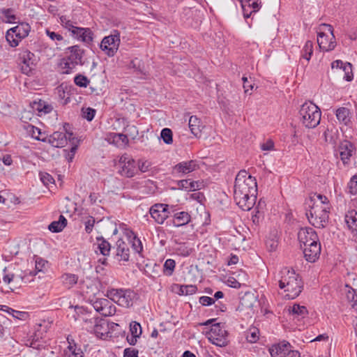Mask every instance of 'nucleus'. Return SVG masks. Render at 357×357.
<instances>
[{
    "label": "nucleus",
    "mask_w": 357,
    "mask_h": 357,
    "mask_svg": "<svg viewBox=\"0 0 357 357\" xmlns=\"http://www.w3.org/2000/svg\"><path fill=\"white\" fill-rule=\"evenodd\" d=\"M257 185L255 177L245 170H241L236 176L234 199L236 204L243 211H250L255 204Z\"/></svg>",
    "instance_id": "1"
},
{
    "label": "nucleus",
    "mask_w": 357,
    "mask_h": 357,
    "mask_svg": "<svg viewBox=\"0 0 357 357\" xmlns=\"http://www.w3.org/2000/svg\"><path fill=\"white\" fill-rule=\"evenodd\" d=\"M307 204L310 208L306 213L309 222L315 227H325L328 222L330 209L328 198L321 195H314Z\"/></svg>",
    "instance_id": "2"
},
{
    "label": "nucleus",
    "mask_w": 357,
    "mask_h": 357,
    "mask_svg": "<svg viewBox=\"0 0 357 357\" xmlns=\"http://www.w3.org/2000/svg\"><path fill=\"white\" fill-rule=\"evenodd\" d=\"M275 280L278 282L279 287L286 292L284 296L288 299L296 298L303 290L301 278L292 268H282L275 276Z\"/></svg>",
    "instance_id": "3"
},
{
    "label": "nucleus",
    "mask_w": 357,
    "mask_h": 357,
    "mask_svg": "<svg viewBox=\"0 0 357 357\" xmlns=\"http://www.w3.org/2000/svg\"><path fill=\"white\" fill-rule=\"evenodd\" d=\"M299 114L302 124L307 128H314L320 123V109L312 102L303 104Z\"/></svg>",
    "instance_id": "4"
},
{
    "label": "nucleus",
    "mask_w": 357,
    "mask_h": 357,
    "mask_svg": "<svg viewBox=\"0 0 357 357\" xmlns=\"http://www.w3.org/2000/svg\"><path fill=\"white\" fill-rule=\"evenodd\" d=\"M106 296L119 305L125 307L132 306L136 298V294L130 289H108Z\"/></svg>",
    "instance_id": "5"
},
{
    "label": "nucleus",
    "mask_w": 357,
    "mask_h": 357,
    "mask_svg": "<svg viewBox=\"0 0 357 357\" xmlns=\"http://www.w3.org/2000/svg\"><path fill=\"white\" fill-rule=\"evenodd\" d=\"M317 43L320 49L326 52L331 51L335 48L336 42L331 25L323 24L320 26Z\"/></svg>",
    "instance_id": "6"
},
{
    "label": "nucleus",
    "mask_w": 357,
    "mask_h": 357,
    "mask_svg": "<svg viewBox=\"0 0 357 357\" xmlns=\"http://www.w3.org/2000/svg\"><path fill=\"white\" fill-rule=\"evenodd\" d=\"M208 340L218 347H225L227 344V332L225 324L215 323L212 324L210 331L207 334Z\"/></svg>",
    "instance_id": "7"
},
{
    "label": "nucleus",
    "mask_w": 357,
    "mask_h": 357,
    "mask_svg": "<svg viewBox=\"0 0 357 357\" xmlns=\"http://www.w3.org/2000/svg\"><path fill=\"white\" fill-rule=\"evenodd\" d=\"M119 173L126 178L133 177L137 172L135 161L128 154L122 155L118 162Z\"/></svg>",
    "instance_id": "8"
},
{
    "label": "nucleus",
    "mask_w": 357,
    "mask_h": 357,
    "mask_svg": "<svg viewBox=\"0 0 357 357\" xmlns=\"http://www.w3.org/2000/svg\"><path fill=\"white\" fill-rule=\"evenodd\" d=\"M120 44V34L114 30L109 36H105L100 44V48L109 56H113L117 52Z\"/></svg>",
    "instance_id": "9"
},
{
    "label": "nucleus",
    "mask_w": 357,
    "mask_h": 357,
    "mask_svg": "<svg viewBox=\"0 0 357 357\" xmlns=\"http://www.w3.org/2000/svg\"><path fill=\"white\" fill-rule=\"evenodd\" d=\"M20 61L21 70L26 75H29L37 63L36 56L29 50H24L20 54Z\"/></svg>",
    "instance_id": "10"
},
{
    "label": "nucleus",
    "mask_w": 357,
    "mask_h": 357,
    "mask_svg": "<svg viewBox=\"0 0 357 357\" xmlns=\"http://www.w3.org/2000/svg\"><path fill=\"white\" fill-rule=\"evenodd\" d=\"M331 68L347 82H351L354 78L352 66L349 62H343L341 60L334 61L331 63Z\"/></svg>",
    "instance_id": "11"
},
{
    "label": "nucleus",
    "mask_w": 357,
    "mask_h": 357,
    "mask_svg": "<svg viewBox=\"0 0 357 357\" xmlns=\"http://www.w3.org/2000/svg\"><path fill=\"white\" fill-rule=\"evenodd\" d=\"M151 216L158 224H162L169 215V205L155 204L149 210Z\"/></svg>",
    "instance_id": "12"
},
{
    "label": "nucleus",
    "mask_w": 357,
    "mask_h": 357,
    "mask_svg": "<svg viewBox=\"0 0 357 357\" xmlns=\"http://www.w3.org/2000/svg\"><path fill=\"white\" fill-rule=\"evenodd\" d=\"M298 238L301 247L310 245L319 241L316 231L310 227L301 228L298 233Z\"/></svg>",
    "instance_id": "13"
},
{
    "label": "nucleus",
    "mask_w": 357,
    "mask_h": 357,
    "mask_svg": "<svg viewBox=\"0 0 357 357\" xmlns=\"http://www.w3.org/2000/svg\"><path fill=\"white\" fill-rule=\"evenodd\" d=\"M93 307L96 311L105 317L111 316L115 311V307L106 298L97 299L93 302Z\"/></svg>",
    "instance_id": "14"
},
{
    "label": "nucleus",
    "mask_w": 357,
    "mask_h": 357,
    "mask_svg": "<svg viewBox=\"0 0 357 357\" xmlns=\"http://www.w3.org/2000/svg\"><path fill=\"white\" fill-rule=\"evenodd\" d=\"M72 136L73 133L71 132H54L49 136L48 142L54 147H63L68 139L70 141L73 139Z\"/></svg>",
    "instance_id": "15"
},
{
    "label": "nucleus",
    "mask_w": 357,
    "mask_h": 357,
    "mask_svg": "<svg viewBox=\"0 0 357 357\" xmlns=\"http://www.w3.org/2000/svg\"><path fill=\"white\" fill-rule=\"evenodd\" d=\"M305 259L309 262H314L321 253V244L319 241L310 245L302 246Z\"/></svg>",
    "instance_id": "16"
},
{
    "label": "nucleus",
    "mask_w": 357,
    "mask_h": 357,
    "mask_svg": "<svg viewBox=\"0 0 357 357\" xmlns=\"http://www.w3.org/2000/svg\"><path fill=\"white\" fill-rule=\"evenodd\" d=\"M339 150L340 159L343 164H349L350 158L355 151L354 145L351 142L344 140L339 145Z\"/></svg>",
    "instance_id": "17"
},
{
    "label": "nucleus",
    "mask_w": 357,
    "mask_h": 357,
    "mask_svg": "<svg viewBox=\"0 0 357 357\" xmlns=\"http://www.w3.org/2000/svg\"><path fill=\"white\" fill-rule=\"evenodd\" d=\"M197 168L196 161L190 160L181 162L173 168V173L176 174H186L195 171Z\"/></svg>",
    "instance_id": "18"
},
{
    "label": "nucleus",
    "mask_w": 357,
    "mask_h": 357,
    "mask_svg": "<svg viewBox=\"0 0 357 357\" xmlns=\"http://www.w3.org/2000/svg\"><path fill=\"white\" fill-rule=\"evenodd\" d=\"M30 30L31 26L28 23H20L17 26L8 29V38H12V36H10L14 33L17 38L22 40L29 35Z\"/></svg>",
    "instance_id": "19"
},
{
    "label": "nucleus",
    "mask_w": 357,
    "mask_h": 357,
    "mask_svg": "<svg viewBox=\"0 0 357 357\" xmlns=\"http://www.w3.org/2000/svg\"><path fill=\"white\" fill-rule=\"evenodd\" d=\"M289 347L291 345L288 342L283 341L273 345L269 349V352L271 357H285Z\"/></svg>",
    "instance_id": "20"
},
{
    "label": "nucleus",
    "mask_w": 357,
    "mask_h": 357,
    "mask_svg": "<svg viewBox=\"0 0 357 357\" xmlns=\"http://www.w3.org/2000/svg\"><path fill=\"white\" fill-rule=\"evenodd\" d=\"M70 32L73 36L84 43H89L93 40V33L88 28L75 26V28Z\"/></svg>",
    "instance_id": "21"
},
{
    "label": "nucleus",
    "mask_w": 357,
    "mask_h": 357,
    "mask_svg": "<svg viewBox=\"0 0 357 357\" xmlns=\"http://www.w3.org/2000/svg\"><path fill=\"white\" fill-rule=\"evenodd\" d=\"M288 312L289 314L293 317L294 319H296L297 320L303 319L308 314L307 308L299 304H294L293 306H290L288 309Z\"/></svg>",
    "instance_id": "22"
},
{
    "label": "nucleus",
    "mask_w": 357,
    "mask_h": 357,
    "mask_svg": "<svg viewBox=\"0 0 357 357\" xmlns=\"http://www.w3.org/2000/svg\"><path fill=\"white\" fill-rule=\"evenodd\" d=\"M116 255L121 260L128 261L130 257V250L128 245L121 239L116 241Z\"/></svg>",
    "instance_id": "23"
},
{
    "label": "nucleus",
    "mask_w": 357,
    "mask_h": 357,
    "mask_svg": "<svg viewBox=\"0 0 357 357\" xmlns=\"http://www.w3.org/2000/svg\"><path fill=\"white\" fill-rule=\"evenodd\" d=\"M202 183L188 180H181L178 182V188L186 191H195L202 188Z\"/></svg>",
    "instance_id": "24"
},
{
    "label": "nucleus",
    "mask_w": 357,
    "mask_h": 357,
    "mask_svg": "<svg viewBox=\"0 0 357 357\" xmlns=\"http://www.w3.org/2000/svg\"><path fill=\"white\" fill-rule=\"evenodd\" d=\"M70 51V54L68 56V59L73 61L74 63L82 64V59L83 56V50L80 49L78 45H74L68 48Z\"/></svg>",
    "instance_id": "25"
},
{
    "label": "nucleus",
    "mask_w": 357,
    "mask_h": 357,
    "mask_svg": "<svg viewBox=\"0 0 357 357\" xmlns=\"http://www.w3.org/2000/svg\"><path fill=\"white\" fill-rule=\"evenodd\" d=\"M188 125L192 134L195 137L201 134L202 129L204 126L201 120L196 116H191L190 117Z\"/></svg>",
    "instance_id": "26"
},
{
    "label": "nucleus",
    "mask_w": 357,
    "mask_h": 357,
    "mask_svg": "<svg viewBox=\"0 0 357 357\" xmlns=\"http://www.w3.org/2000/svg\"><path fill=\"white\" fill-rule=\"evenodd\" d=\"M191 217L188 212L181 211L174 214L173 224L176 227L187 225L190 222Z\"/></svg>",
    "instance_id": "27"
},
{
    "label": "nucleus",
    "mask_w": 357,
    "mask_h": 357,
    "mask_svg": "<svg viewBox=\"0 0 357 357\" xmlns=\"http://www.w3.org/2000/svg\"><path fill=\"white\" fill-rule=\"evenodd\" d=\"M96 241V243L94 244V245L97 246L95 250L96 252H98V250H99L100 254L103 256H108L111 250L109 243L105 241L102 237L97 238Z\"/></svg>",
    "instance_id": "28"
},
{
    "label": "nucleus",
    "mask_w": 357,
    "mask_h": 357,
    "mask_svg": "<svg viewBox=\"0 0 357 357\" xmlns=\"http://www.w3.org/2000/svg\"><path fill=\"white\" fill-rule=\"evenodd\" d=\"M345 222L352 233L357 232V212L350 211L345 215Z\"/></svg>",
    "instance_id": "29"
},
{
    "label": "nucleus",
    "mask_w": 357,
    "mask_h": 357,
    "mask_svg": "<svg viewBox=\"0 0 357 357\" xmlns=\"http://www.w3.org/2000/svg\"><path fill=\"white\" fill-rule=\"evenodd\" d=\"M350 111L347 107H340L335 112V115L337 120L344 125H348L350 123L351 118L349 116Z\"/></svg>",
    "instance_id": "30"
},
{
    "label": "nucleus",
    "mask_w": 357,
    "mask_h": 357,
    "mask_svg": "<svg viewBox=\"0 0 357 357\" xmlns=\"http://www.w3.org/2000/svg\"><path fill=\"white\" fill-rule=\"evenodd\" d=\"M82 320H83L86 324L90 323L91 326H86V329L88 331H93L98 336L100 334L101 337H102L105 334L104 333L100 332V329L102 328V324H98L96 323V319H87L84 317H80Z\"/></svg>",
    "instance_id": "31"
},
{
    "label": "nucleus",
    "mask_w": 357,
    "mask_h": 357,
    "mask_svg": "<svg viewBox=\"0 0 357 357\" xmlns=\"http://www.w3.org/2000/svg\"><path fill=\"white\" fill-rule=\"evenodd\" d=\"M337 130L334 126L327 127L324 132L325 141L328 143L335 144L337 139Z\"/></svg>",
    "instance_id": "32"
},
{
    "label": "nucleus",
    "mask_w": 357,
    "mask_h": 357,
    "mask_svg": "<svg viewBox=\"0 0 357 357\" xmlns=\"http://www.w3.org/2000/svg\"><path fill=\"white\" fill-rule=\"evenodd\" d=\"M63 284L68 289L71 288L78 281V277L75 274L65 273L61 276Z\"/></svg>",
    "instance_id": "33"
},
{
    "label": "nucleus",
    "mask_w": 357,
    "mask_h": 357,
    "mask_svg": "<svg viewBox=\"0 0 357 357\" xmlns=\"http://www.w3.org/2000/svg\"><path fill=\"white\" fill-rule=\"evenodd\" d=\"M33 107L37 109L39 112H44L48 114L52 112L53 107L47 102L40 100L38 102H34Z\"/></svg>",
    "instance_id": "34"
},
{
    "label": "nucleus",
    "mask_w": 357,
    "mask_h": 357,
    "mask_svg": "<svg viewBox=\"0 0 357 357\" xmlns=\"http://www.w3.org/2000/svg\"><path fill=\"white\" fill-rule=\"evenodd\" d=\"M313 53V43L311 40H307L302 51L301 57L306 59L307 61H310L311 56Z\"/></svg>",
    "instance_id": "35"
},
{
    "label": "nucleus",
    "mask_w": 357,
    "mask_h": 357,
    "mask_svg": "<svg viewBox=\"0 0 357 357\" xmlns=\"http://www.w3.org/2000/svg\"><path fill=\"white\" fill-rule=\"evenodd\" d=\"M176 266V262L174 259H168L165 261L163 266V273L167 276L173 274Z\"/></svg>",
    "instance_id": "36"
},
{
    "label": "nucleus",
    "mask_w": 357,
    "mask_h": 357,
    "mask_svg": "<svg viewBox=\"0 0 357 357\" xmlns=\"http://www.w3.org/2000/svg\"><path fill=\"white\" fill-rule=\"evenodd\" d=\"M77 66V64L74 63L73 61L69 60L68 58L66 59H63L61 63L63 73L66 74L70 73Z\"/></svg>",
    "instance_id": "37"
},
{
    "label": "nucleus",
    "mask_w": 357,
    "mask_h": 357,
    "mask_svg": "<svg viewBox=\"0 0 357 357\" xmlns=\"http://www.w3.org/2000/svg\"><path fill=\"white\" fill-rule=\"evenodd\" d=\"M68 357H83V352L80 348L76 345H69L66 351Z\"/></svg>",
    "instance_id": "38"
},
{
    "label": "nucleus",
    "mask_w": 357,
    "mask_h": 357,
    "mask_svg": "<svg viewBox=\"0 0 357 357\" xmlns=\"http://www.w3.org/2000/svg\"><path fill=\"white\" fill-rule=\"evenodd\" d=\"M160 137L163 142L167 144H171L173 142L172 131L169 128H164L160 133Z\"/></svg>",
    "instance_id": "39"
},
{
    "label": "nucleus",
    "mask_w": 357,
    "mask_h": 357,
    "mask_svg": "<svg viewBox=\"0 0 357 357\" xmlns=\"http://www.w3.org/2000/svg\"><path fill=\"white\" fill-rule=\"evenodd\" d=\"M132 239L130 240V243L132 245L133 250L137 253H140L142 251L143 247L139 238H137L133 234H132Z\"/></svg>",
    "instance_id": "40"
},
{
    "label": "nucleus",
    "mask_w": 357,
    "mask_h": 357,
    "mask_svg": "<svg viewBox=\"0 0 357 357\" xmlns=\"http://www.w3.org/2000/svg\"><path fill=\"white\" fill-rule=\"evenodd\" d=\"M348 192L351 195H357V175L353 176L347 185Z\"/></svg>",
    "instance_id": "41"
},
{
    "label": "nucleus",
    "mask_w": 357,
    "mask_h": 357,
    "mask_svg": "<svg viewBox=\"0 0 357 357\" xmlns=\"http://www.w3.org/2000/svg\"><path fill=\"white\" fill-rule=\"evenodd\" d=\"M259 331L257 328L250 329L247 333L246 339L251 343L256 342L259 339Z\"/></svg>",
    "instance_id": "42"
},
{
    "label": "nucleus",
    "mask_w": 357,
    "mask_h": 357,
    "mask_svg": "<svg viewBox=\"0 0 357 357\" xmlns=\"http://www.w3.org/2000/svg\"><path fill=\"white\" fill-rule=\"evenodd\" d=\"M74 82L77 86L80 87H86L89 84L88 78L82 75H77L74 79Z\"/></svg>",
    "instance_id": "43"
},
{
    "label": "nucleus",
    "mask_w": 357,
    "mask_h": 357,
    "mask_svg": "<svg viewBox=\"0 0 357 357\" xmlns=\"http://www.w3.org/2000/svg\"><path fill=\"white\" fill-rule=\"evenodd\" d=\"M40 180L45 185L54 184V179L52 175L47 172H40Z\"/></svg>",
    "instance_id": "44"
},
{
    "label": "nucleus",
    "mask_w": 357,
    "mask_h": 357,
    "mask_svg": "<svg viewBox=\"0 0 357 357\" xmlns=\"http://www.w3.org/2000/svg\"><path fill=\"white\" fill-rule=\"evenodd\" d=\"M130 331L132 335H137V337H140L142 334V328L139 323L133 321L130 325Z\"/></svg>",
    "instance_id": "45"
},
{
    "label": "nucleus",
    "mask_w": 357,
    "mask_h": 357,
    "mask_svg": "<svg viewBox=\"0 0 357 357\" xmlns=\"http://www.w3.org/2000/svg\"><path fill=\"white\" fill-rule=\"evenodd\" d=\"M2 13L6 18V21L8 23H15L17 17L13 14L11 9H6L2 11Z\"/></svg>",
    "instance_id": "46"
},
{
    "label": "nucleus",
    "mask_w": 357,
    "mask_h": 357,
    "mask_svg": "<svg viewBox=\"0 0 357 357\" xmlns=\"http://www.w3.org/2000/svg\"><path fill=\"white\" fill-rule=\"evenodd\" d=\"M96 109L88 107L85 109H82V116L89 121H92L96 114Z\"/></svg>",
    "instance_id": "47"
},
{
    "label": "nucleus",
    "mask_w": 357,
    "mask_h": 357,
    "mask_svg": "<svg viewBox=\"0 0 357 357\" xmlns=\"http://www.w3.org/2000/svg\"><path fill=\"white\" fill-rule=\"evenodd\" d=\"M12 36V38H8V30L6 32V39L7 42L8 43V44L11 47H15L19 45L20 42L22 40L20 38H17L15 36V34L14 33H13V34H10V36Z\"/></svg>",
    "instance_id": "48"
},
{
    "label": "nucleus",
    "mask_w": 357,
    "mask_h": 357,
    "mask_svg": "<svg viewBox=\"0 0 357 357\" xmlns=\"http://www.w3.org/2000/svg\"><path fill=\"white\" fill-rule=\"evenodd\" d=\"M95 224V219L92 216H89L84 222L85 231L86 233L90 234Z\"/></svg>",
    "instance_id": "49"
},
{
    "label": "nucleus",
    "mask_w": 357,
    "mask_h": 357,
    "mask_svg": "<svg viewBox=\"0 0 357 357\" xmlns=\"http://www.w3.org/2000/svg\"><path fill=\"white\" fill-rule=\"evenodd\" d=\"M247 6L252 9L250 13H253L257 12L261 8V2L258 3V0L250 2L251 0H245Z\"/></svg>",
    "instance_id": "50"
},
{
    "label": "nucleus",
    "mask_w": 357,
    "mask_h": 357,
    "mask_svg": "<svg viewBox=\"0 0 357 357\" xmlns=\"http://www.w3.org/2000/svg\"><path fill=\"white\" fill-rule=\"evenodd\" d=\"M36 272L33 273V275H36L38 272H40L43 271V268L45 267V264H47V261L41 259V258H36Z\"/></svg>",
    "instance_id": "51"
},
{
    "label": "nucleus",
    "mask_w": 357,
    "mask_h": 357,
    "mask_svg": "<svg viewBox=\"0 0 357 357\" xmlns=\"http://www.w3.org/2000/svg\"><path fill=\"white\" fill-rule=\"evenodd\" d=\"M48 228L52 232H59L63 230L64 227L59 221H54L49 225Z\"/></svg>",
    "instance_id": "52"
},
{
    "label": "nucleus",
    "mask_w": 357,
    "mask_h": 357,
    "mask_svg": "<svg viewBox=\"0 0 357 357\" xmlns=\"http://www.w3.org/2000/svg\"><path fill=\"white\" fill-rule=\"evenodd\" d=\"M199 301L203 306H208L215 303V299L209 296H203L199 298Z\"/></svg>",
    "instance_id": "53"
},
{
    "label": "nucleus",
    "mask_w": 357,
    "mask_h": 357,
    "mask_svg": "<svg viewBox=\"0 0 357 357\" xmlns=\"http://www.w3.org/2000/svg\"><path fill=\"white\" fill-rule=\"evenodd\" d=\"M123 357H138V351L132 348H126L123 351Z\"/></svg>",
    "instance_id": "54"
},
{
    "label": "nucleus",
    "mask_w": 357,
    "mask_h": 357,
    "mask_svg": "<svg viewBox=\"0 0 357 357\" xmlns=\"http://www.w3.org/2000/svg\"><path fill=\"white\" fill-rule=\"evenodd\" d=\"M353 293L349 292L347 295L348 299L352 302V307L357 311V294L353 290Z\"/></svg>",
    "instance_id": "55"
},
{
    "label": "nucleus",
    "mask_w": 357,
    "mask_h": 357,
    "mask_svg": "<svg viewBox=\"0 0 357 357\" xmlns=\"http://www.w3.org/2000/svg\"><path fill=\"white\" fill-rule=\"evenodd\" d=\"M7 312L11 314L13 317L17 319H22V317L24 316L25 313L20 311L15 310L10 307H7Z\"/></svg>",
    "instance_id": "56"
},
{
    "label": "nucleus",
    "mask_w": 357,
    "mask_h": 357,
    "mask_svg": "<svg viewBox=\"0 0 357 357\" xmlns=\"http://www.w3.org/2000/svg\"><path fill=\"white\" fill-rule=\"evenodd\" d=\"M183 289H185V291H184V294H185V295H192L196 293L197 290V286L195 285H185V287H183Z\"/></svg>",
    "instance_id": "57"
},
{
    "label": "nucleus",
    "mask_w": 357,
    "mask_h": 357,
    "mask_svg": "<svg viewBox=\"0 0 357 357\" xmlns=\"http://www.w3.org/2000/svg\"><path fill=\"white\" fill-rule=\"evenodd\" d=\"M274 148V143L271 139L267 140L266 142L261 144V149L263 151H271Z\"/></svg>",
    "instance_id": "58"
},
{
    "label": "nucleus",
    "mask_w": 357,
    "mask_h": 357,
    "mask_svg": "<svg viewBox=\"0 0 357 357\" xmlns=\"http://www.w3.org/2000/svg\"><path fill=\"white\" fill-rule=\"evenodd\" d=\"M228 286L232 287V288H236V289H239L241 287V283L236 280L234 278H229L228 280H227V282Z\"/></svg>",
    "instance_id": "59"
},
{
    "label": "nucleus",
    "mask_w": 357,
    "mask_h": 357,
    "mask_svg": "<svg viewBox=\"0 0 357 357\" xmlns=\"http://www.w3.org/2000/svg\"><path fill=\"white\" fill-rule=\"evenodd\" d=\"M47 36L52 40H62L63 36L57 33H55L54 31H50L49 30H47L46 31Z\"/></svg>",
    "instance_id": "60"
},
{
    "label": "nucleus",
    "mask_w": 357,
    "mask_h": 357,
    "mask_svg": "<svg viewBox=\"0 0 357 357\" xmlns=\"http://www.w3.org/2000/svg\"><path fill=\"white\" fill-rule=\"evenodd\" d=\"M149 167H150V162L148 161H145V162H142L141 163H139L138 168L142 172H146L147 171H149Z\"/></svg>",
    "instance_id": "61"
},
{
    "label": "nucleus",
    "mask_w": 357,
    "mask_h": 357,
    "mask_svg": "<svg viewBox=\"0 0 357 357\" xmlns=\"http://www.w3.org/2000/svg\"><path fill=\"white\" fill-rule=\"evenodd\" d=\"M285 357H301V354L297 350L292 349V347H289Z\"/></svg>",
    "instance_id": "62"
},
{
    "label": "nucleus",
    "mask_w": 357,
    "mask_h": 357,
    "mask_svg": "<svg viewBox=\"0 0 357 357\" xmlns=\"http://www.w3.org/2000/svg\"><path fill=\"white\" fill-rule=\"evenodd\" d=\"M238 1L241 3V6H242V8H243L244 17L245 18L250 17V16L251 15V13H248V10L246 9L247 4H246L245 0H238Z\"/></svg>",
    "instance_id": "63"
},
{
    "label": "nucleus",
    "mask_w": 357,
    "mask_h": 357,
    "mask_svg": "<svg viewBox=\"0 0 357 357\" xmlns=\"http://www.w3.org/2000/svg\"><path fill=\"white\" fill-rule=\"evenodd\" d=\"M1 160L6 165H10L13 162L12 158L10 155H6L1 156Z\"/></svg>",
    "instance_id": "64"
}]
</instances>
